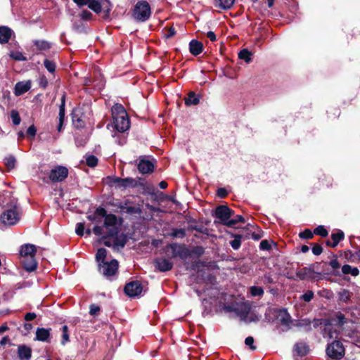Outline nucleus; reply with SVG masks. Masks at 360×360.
<instances>
[{
    "label": "nucleus",
    "mask_w": 360,
    "mask_h": 360,
    "mask_svg": "<svg viewBox=\"0 0 360 360\" xmlns=\"http://www.w3.org/2000/svg\"><path fill=\"white\" fill-rule=\"evenodd\" d=\"M225 309L227 311L235 312L237 316L245 323H250L259 320L255 314H250L249 316L251 307L250 304L247 302L237 303L233 305L227 306L225 307Z\"/></svg>",
    "instance_id": "obj_5"
},
{
    "label": "nucleus",
    "mask_w": 360,
    "mask_h": 360,
    "mask_svg": "<svg viewBox=\"0 0 360 360\" xmlns=\"http://www.w3.org/2000/svg\"><path fill=\"white\" fill-rule=\"evenodd\" d=\"M169 250L171 251L170 255L172 257H179L184 259L190 255L189 250L186 246L178 243H172L167 245L166 252H168Z\"/></svg>",
    "instance_id": "obj_8"
},
{
    "label": "nucleus",
    "mask_w": 360,
    "mask_h": 360,
    "mask_svg": "<svg viewBox=\"0 0 360 360\" xmlns=\"http://www.w3.org/2000/svg\"><path fill=\"white\" fill-rule=\"evenodd\" d=\"M122 134H120L119 132H115L112 136L115 138V141L118 143L119 145H124L127 141V137L123 133H121Z\"/></svg>",
    "instance_id": "obj_38"
},
{
    "label": "nucleus",
    "mask_w": 360,
    "mask_h": 360,
    "mask_svg": "<svg viewBox=\"0 0 360 360\" xmlns=\"http://www.w3.org/2000/svg\"><path fill=\"white\" fill-rule=\"evenodd\" d=\"M342 272L343 274H351L353 276H356L359 274V270L356 267H352L349 264H345L342 267Z\"/></svg>",
    "instance_id": "obj_29"
},
{
    "label": "nucleus",
    "mask_w": 360,
    "mask_h": 360,
    "mask_svg": "<svg viewBox=\"0 0 360 360\" xmlns=\"http://www.w3.org/2000/svg\"><path fill=\"white\" fill-rule=\"evenodd\" d=\"M79 110H74L72 113V122L77 128H81L84 124L83 120L79 117Z\"/></svg>",
    "instance_id": "obj_27"
},
{
    "label": "nucleus",
    "mask_w": 360,
    "mask_h": 360,
    "mask_svg": "<svg viewBox=\"0 0 360 360\" xmlns=\"http://www.w3.org/2000/svg\"><path fill=\"white\" fill-rule=\"evenodd\" d=\"M329 265L333 269H338L340 266L338 259L336 257L333 258L329 263Z\"/></svg>",
    "instance_id": "obj_62"
},
{
    "label": "nucleus",
    "mask_w": 360,
    "mask_h": 360,
    "mask_svg": "<svg viewBox=\"0 0 360 360\" xmlns=\"http://www.w3.org/2000/svg\"><path fill=\"white\" fill-rule=\"evenodd\" d=\"M171 235L174 238H182L185 236L186 232L183 229H176L172 231Z\"/></svg>",
    "instance_id": "obj_49"
},
{
    "label": "nucleus",
    "mask_w": 360,
    "mask_h": 360,
    "mask_svg": "<svg viewBox=\"0 0 360 360\" xmlns=\"http://www.w3.org/2000/svg\"><path fill=\"white\" fill-rule=\"evenodd\" d=\"M279 321L283 326L288 327L291 321L290 316L285 311L282 312L279 315Z\"/></svg>",
    "instance_id": "obj_36"
},
{
    "label": "nucleus",
    "mask_w": 360,
    "mask_h": 360,
    "mask_svg": "<svg viewBox=\"0 0 360 360\" xmlns=\"http://www.w3.org/2000/svg\"><path fill=\"white\" fill-rule=\"evenodd\" d=\"M251 56L252 53L247 49H244L238 53L239 58L245 60L247 63H249L252 60Z\"/></svg>",
    "instance_id": "obj_32"
},
{
    "label": "nucleus",
    "mask_w": 360,
    "mask_h": 360,
    "mask_svg": "<svg viewBox=\"0 0 360 360\" xmlns=\"http://www.w3.org/2000/svg\"><path fill=\"white\" fill-rule=\"evenodd\" d=\"M259 248L262 250H269L271 249V244L266 240H263L260 242Z\"/></svg>",
    "instance_id": "obj_55"
},
{
    "label": "nucleus",
    "mask_w": 360,
    "mask_h": 360,
    "mask_svg": "<svg viewBox=\"0 0 360 360\" xmlns=\"http://www.w3.org/2000/svg\"><path fill=\"white\" fill-rule=\"evenodd\" d=\"M323 252L321 245L319 244H314L312 247V252L315 255H320Z\"/></svg>",
    "instance_id": "obj_56"
},
{
    "label": "nucleus",
    "mask_w": 360,
    "mask_h": 360,
    "mask_svg": "<svg viewBox=\"0 0 360 360\" xmlns=\"http://www.w3.org/2000/svg\"><path fill=\"white\" fill-rule=\"evenodd\" d=\"M314 297V292L311 290L306 292L302 295V298L305 302H310Z\"/></svg>",
    "instance_id": "obj_54"
},
{
    "label": "nucleus",
    "mask_w": 360,
    "mask_h": 360,
    "mask_svg": "<svg viewBox=\"0 0 360 360\" xmlns=\"http://www.w3.org/2000/svg\"><path fill=\"white\" fill-rule=\"evenodd\" d=\"M86 163L89 167H95L98 163V159L94 155H88L86 157Z\"/></svg>",
    "instance_id": "obj_47"
},
{
    "label": "nucleus",
    "mask_w": 360,
    "mask_h": 360,
    "mask_svg": "<svg viewBox=\"0 0 360 360\" xmlns=\"http://www.w3.org/2000/svg\"><path fill=\"white\" fill-rule=\"evenodd\" d=\"M235 0H215V6L224 10L229 9L232 7Z\"/></svg>",
    "instance_id": "obj_28"
},
{
    "label": "nucleus",
    "mask_w": 360,
    "mask_h": 360,
    "mask_svg": "<svg viewBox=\"0 0 360 360\" xmlns=\"http://www.w3.org/2000/svg\"><path fill=\"white\" fill-rule=\"evenodd\" d=\"M62 331V340L61 344L65 345L67 342L70 341L69 333H68V327L65 325L61 328Z\"/></svg>",
    "instance_id": "obj_37"
},
{
    "label": "nucleus",
    "mask_w": 360,
    "mask_h": 360,
    "mask_svg": "<svg viewBox=\"0 0 360 360\" xmlns=\"http://www.w3.org/2000/svg\"><path fill=\"white\" fill-rule=\"evenodd\" d=\"M314 271L311 268H304L297 273V276L300 280H304L309 277V274L313 273Z\"/></svg>",
    "instance_id": "obj_35"
},
{
    "label": "nucleus",
    "mask_w": 360,
    "mask_h": 360,
    "mask_svg": "<svg viewBox=\"0 0 360 360\" xmlns=\"http://www.w3.org/2000/svg\"><path fill=\"white\" fill-rule=\"evenodd\" d=\"M75 232L78 236H83L84 232V225L83 223H77L76 225Z\"/></svg>",
    "instance_id": "obj_53"
},
{
    "label": "nucleus",
    "mask_w": 360,
    "mask_h": 360,
    "mask_svg": "<svg viewBox=\"0 0 360 360\" xmlns=\"http://www.w3.org/2000/svg\"><path fill=\"white\" fill-rule=\"evenodd\" d=\"M238 222H245V219L242 215H237L234 219H230L227 223L228 227H233L235 224Z\"/></svg>",
    "instance_id": "obj_43"
},
{
    "label": "nucleus",
    "mask_w": 360,
    "mask_h": 360,
    "mask_svg": "<svg viewBox=\"0 0 360 360\" xmlns=\"http://www.w3.org/2000/svg\"><path fill=\"white\" fill-rule=\"evenodd\" d=\"M107 251L105 248H99L97 250L96 255V259L98 264L100 263L105 262V259L106 257Z\"/></svg>",
    "instance_id": "obj_33"
},
{
    "label": "nucleus",
    "mask_w": 360,
    "mask_h": 360,
    "mask_svg": "<svg viewBox=\"0 0 360 360\" xmlns=\"http://www.w3.org/2000/svg\"><path fill=\"white\" fill-rule=\"evenodd\" d=\"M202 44L197 40H191L189 44L190 52L193 56H198L202 51Z\"/></svg>",
    "instance_id": "obj_23"
},
{
    "label": "nucleus",
    "mask_w": 360,
    "mask_h": 360,
    "mask_svg": "<svg viewBox=\"0 0 360 360\" xmlns=\"http://www.w3.org/2000/svg\"><path fill=\"white\" fill-rule=\"evenodd\" d=\"M36 132H37V129H36V128L34 127V125H32V126L29 127L27 130V135H29V136H30L32 137H34L35 136Z\"/></svg>",
    "instance_id": "obj_63"
},
{
    "label": "nucleus",
    "mask_w": 360,
    "mask_h": 360,
    "mask_svg": "<svg viewBox=\"0 0 360 360\" xmlns=\"http://www.w3.org/2000/svg\"><path fill=\"white\" fill-rule=\"evenodd\" d=\"M13 32L11 29L6 26L0 27V43L6 44L11 39Z\"/></svg>",
    "instance_id": "obj_21"
},
{
    "label": "nucleus",
    "mask_w": 360,
    "mask_h": 360,
    "mask_svg": "<svg viewBox=\"0 0 360 360\" xmlns=\"http://www.w3.org/2000/svg\"><path fill=\"white\" fill-rule=\"evenodd\" d=\"M300 237L302 238L309 239L314 236V233L309 229H306L304 231L300 233Z\"/></svg>",
    "instance_id": "obj_52"
},
{
    "label": "nucleus",
    "mask_w": 360,
    "mask_h": 360,
    "mask_svg": "<svg viewBox=\"0 0 360 360\" xmlns=\"http://www.w3.org/2000/svg\"><path fill=\"white\" fill-rule=\"evenodd\" d=\"M245 343L246 345L250 346L251 349H256V347L254 345V338L252 337L249 336L246 338L245 340Z\"/></svg>",
    "instance_id": "obj_57"
},
{
    "label": "nucleus",
    "mask_w": 360,
    "mask_h": 360,
    "mask_svg": "<svg viewBox=\"0 0 360 360\" xmlns=\"http://www.w3.org/2000/svg\"><path fill=\"white\" fill-rule=\"evenodd\" d=\"M37 317V314L34 312H29V313H27L25 316V319L27 321H32L33 319H34L35 318Z\"/></svg>",
    "instance_id": "obj_64"
},
{
    "label": "nucleus",
    "mask_w": 360,
    "mask_h": 360,
    "mask_svg": "<svg viewBox=\"0 0 360 360\" xmlns=\"http://www.w3.org/2000/svg\"><path fill=\"white\" fill-rule=\"evenodd\" d=\"M154 165L153 162L148 160H140L138 164V169L141 174H148L153 171Z\"/></svg>",
    "instance_id": "obj_16"
},
{
    "label": "nucleus",
    "mask_w": 360,
    "mask_h": 360,
    "mask_svg": "<svg viewBox=\"0 0 360 360\" xmlns=\"http://www.w3.org/2000/svg\"><path fill=\"white\" fill-rule=\"evenodd\" d=\"M65 96H63L61 98V104L59 108V121H63L65 117Z\"/></svg>",
    "instance_id": "obj_44"
},
{
    "label": "nucleus",
    "mask_w": 360,
    "mask_h": 360,
    "mask_svg": "<svg viewBox=\"0 0 360 360\" xmlns=\"http://www.w3.org/2000/svg\"><path fill=\"white\" fill-rule=\"evenodd\" d=\"M21 262L27 271L32 272L37 269V263L34 257H22Z\"/></svg>",
    "instance_id": "obj_18"
},
{
    "label": "nucleus",
    "mask_w": 360,
    "mask_h": 360,
    "mask_svg": "<svg viewBox=\"0 0 360 360\" xmlns=\"http://www.w3.org/2000/svg\"><path fill=\"white\" fill-rule=\"evenodd\" d=\"M231 246L234 250H238L241 245V236L238 235L230 242Z\"/></svg>",
    "instance_id": "obj_46"
},
{
    "label": "nucleus",
    "mask_w": 360,
    "mask_h": 360,
    "mask_svg": "<svg viewBox=\"0 0 360 360\" xmlns=\"http://www.w3.org/2000/svg\"><path fill=\"white\" fill-rule=\"evenodd\" d=\"M200 102V98L194 92H190L188 97L185 99L186 105H197Z\"/></svg>",
    "instance_id": "obj_30"
},
{
    "label": "nucleus",
    "mask_w": 360,
    "mask_h": 360,
    "mask_svg": "<svg viewBox=\"0 0 360 360\" xmlns=\"http://www.w3.org/2000/svg\"><path fill=\"white\" fill-rule=\"evenodd\" d=\"M44 65L46 69L51 73H53L56 70V63L49 59H45Z\"/></svg>",
    "instance_id": "obj_40"
},
{
    "label": "nucleus",
    "mask_w": 360,
    "mask_h": 360,
    "mask_svg": "<svg viewBox=\"0 0 360 360\" xmlns=\"http://www.w3.org/2000/svg\"><path fill=\"white\" fill-rule=\"evenodd\" d=\"M118 269V262L112 259L110 262H105L98 264V270L103 276L109 277L113 276Z\"/></svg>",
    "instance_id": "obj_11"
},
{
    "label": "nucleus",
    "mask_w": 360,
    "mask_h": 360,
    "mask_svg": "<svg viewBox=\"0 0 360 360\" xmlns=\"http://www.w3.org/2000/svg\"><path fill=\"white\" fill-rule=\"evenodd\" d=\"M338 297L340 301L347 302L350 298V292L348 290L342 289L338 292Z\"/></svg>",
    "instance_id": "obj_39"
},
{
    "label": "nucleus",
    "mask_w": 360,
    "mask_h": 360,
    "mask_svg": "<svg viewBox=\"0 0 360 360\" xmlns=\"http://www.w3.org/2000/svg\"><path fill=\"white\" fill-rule=\"evenodd\" d=\"M293 351L298 356H304L309 352V348L307 343L300 342L295 345Z\"/></svg>",
    "instance_id": "obj_22"
},
{
    "label": "nucleus",
    "mask_w": 360,
    "mask_h": 360,
    "mask_svg": "<svg viewBox=\"0 0 360 360\" xmlns=\"http://www.w3.org/2000/svg\"><path fill=\"white\" fill-rule=\"evenodd\" d=\"M233 211L226 205H219L215 209V217L220 220V222L227 226Z\"/></svg>",
    "instance_id": "obj_9"
},
{
    "label": "nucleus",
    "mask_w": 360,
    "mask_h": 360,
    "mask_svg": "<svg viewBox=\"0 0 360 360\" xmlns=\"http://www.w3.org/2000/svg\"><path fill=\"white\" fill-rule=\"evenodd\" d=\"M142 291L141 284L139 281H132L124 287L125 293L129 297L138 296Z\"/></svg>",
    "instance_id": "obj_13"
},
{
    "label": "nucleus",
    "mask_w": 360,
    "mask_h": 360,
    "mask_svg": "<svg viewBox=\"0 0 360 360\" xmlns=\"http://www.w3.org/2000/svg\"><path fill=\"white\" fill-rule=\"evenodd\" d=\"M108 179L110 180V183L112 185L115 186L116 188H118V185L120 183L122 178L117 177V176H110V177H108Z\"/></svg>",
    "instance_id": "obj_58"
},
{
    "label": "nucleus",
    "mask_w": 360,
    "mask_h": 360,
    "mask_svg": "<svg viewBox=\"0 0 360 360\" xmlns=\"http://www.w3.org/2000/svg\"><path fill=\"white\" fill-rule=\"evenodd\" d=\"M34 44L39 51H46L51 49V43L45 40H35Z\"/></svg>",
    "instance_id": "obj_31"
},
{
    "label": "nucleus",
    "mask_w": 360,
    "mask_h": 360,
    "mask_svg": "<svg viewBox=\"0 0 360 360\" xmlns=\"http://www.w3.org/2000/svg\"><path fill=\"white\" fill-rule=\"evenodd\" d=\"M137 185L136 181L131 177L121 179L120 183L118 185V188L125 189L127 188H134Z\"/></svg>",
    "instance_id": "obj_26"
},
{
    "label": "nucleus",
    "mask_w": 360,
    "mask_h": 360,
    "mask_svg": "<svg viewBox=\"0 0 360 360\" xmlns=\"http://www.w3.org/2000/svg\"><path fill=\"white\" fill-rule=\"evenodd\" d=\"M344 233L342 231H338L336 233H333L331 235V238L333 241H327L326 244L328 246H331L335 248L338 245V244L344 238Z\"/></svg>",
    "instance_id": "obj_24"
},
{
    "label": "nucleus",
    "mask_w": 360,
    "mask_h": 360,
    "mask_svg": "<svg viewBox=\"0 0 360 360\" xmlns=\"http://www.w3.org/2000/svg\"><path fill=\"white\" fill-rule=\"evenodd\" d=\"M297 326L300 328H304L306 331H310L311 330V321L309 319H303L301 320Z\"/></svg>",
    "instance_id": "obj_45"
},
{
    "label": "nucleus",
    "mask_w": 360,
    "mask_h": 360,
    "mask_svg": "<svg viewBox=\"0 0 360 360\" xmlns=\"http://www.w3.org/2000/svg\"><path fill=\"white\" fill-rule=\"evenodd\" d=\"M151 11L149 4L146 1L136 3L133 11L134 18L140 22L146 21L150 16Z\"/></svg>",
    "instance_id": "obj_6"
},
{
    "label": "nucleus",
    "mask_w": 360,
    "mask_h": 360,
    "mask_svg": "<svg viewBox=\"0 0 360 360\" xmlns=\"http://www.w3.org/2000/svg\"><path fill=\"white\" fill-rule=\"evenodd\" d=\"M113 118V124L119 133H124L129 130L130 122L124 108L118 103L114 105L111 109Z\"/></svg>",
    "instance_id": "obj_3"
},
{
    "label": "nucleus",
    "mask_w": 360,
    "mask_h": 360,
    "mask_svg": "<svg viewBox=\"0 0 360 360\" xmlns=\"http://www.w3.org/2000/svg\"><path fill=\"white\" fill-rule=\"evenodd\" d=\"M31 88V82L30 81H22L18 82L14 88V94L15 96H20L27 91H28Z\"/></svg>",
    "instance_id": "obj_17"
},
{
    "label": "nucleus",
    "mask_w": 360,
    "mask_h": 360,
    "mask_svg": "<svg viewBox=\"0 0 360 360\" xmlns=\"http://www.w3.org/2000/svg\"><path fill=\"white\" fill-rule=\"evenodd\" d=\"M79 6L88 5L89 8L96 13H103V17H109L112 9V4L109 0H73Z\"/></svg>",
    "instance_id": "obj_4"
},
{
    "label": "nucleus",
    "mask_w": 360,
    "mask_h": 360,
    "mask_svg": "<svg viewBox=\"0 0 360 360\" xmlns=\"http://www.w3.org/2000/svg\"><path fill=\"white\" fill-rule=\"evenodd\" d=\"M313 233L322 237H326L328 236V232L323 226L320 225L314 229Z\"/></svg>",
    "instance_id": "obj_42"
},
{
    "label": "nucleus",
    "mask_w": 360,
    "mask_h": 360,
    "mask_svg": "<svg viewBox=\"0 0 360 360\" xmlns=\"http://www.w3.org/2000/svg\"><path fill=\"white\" fill-rule=\"evenodd\" d=\"M345 316L341 312L336 313L331 319V322L335 324L342 325L345 323Z\"/></svg>",
    "instance_id": "obj_34"
},
{
    "label": "nucleus",
    "mask_w": 360,
    "mask_h": 360,
    "mask_svg": "<svg viewBox=\"0 0 360 360\" xmlns=\"http://www.w3.org/2000/svg\"><path fill=\"white\" fill-rule=\"evenodd\" d=\"M35 340L44 342H50L51 328H38L36 330Z\"/></svg>",
    "instance_id": "obj_15"
},
{
    "label": "nucleus",
    "mask_w": 360,
    "mask_h": 360,
    "mask_svg": "<svg viewBox=\"0 0 360 360\" xmlns=\"http://www.w3.org/2000/svg\"><path fill=\"white\" fill-rule=\"evenodd\" d=\"M127 237L124 235H115L113 237V248L115 250H119L123 248L127 243Z\"/></svg>",
    "instance_id": "obj_25"
},
{
    "label": "nucleus",
    "mask_w": 360,
    "mask_h": 360,
    "mask_svg": "<svg viewBox=\"0 0 360 360\" xmlns=\"http://www.w3.org/2000/svg\"><path fill=\"white\" fill-rule=\"evenodd\" d=\"M80 16H81L82 19L88 20L91 18L92 14L90 11H89L87 10H84L81 13Z\"/></svg>",
    "instance_id": "obj_60"
},
{
    "label": "nucleus",
    "mask_w": 360,
    "mask_h": 360,
    "mask_svg": "<svg viewBox=\"0 0 360 360\" xmlns=\"http://www.w3.org/2000/svg\"><path fill=\"white\" fill-rule=\"evenodd\" d=\"M68 169L64 166H57L50 172L49 179L53 182H60L68 177Z\"/></svg>",
    "instance_id": "obj_12"
},
{
    "label": "nucleus",
    "mask_w": 360,
    "mask_h": 360,
    "mask_svg": "<svg viewBox=\"0 0 360 360\" xmlns=\"http://www.w3.org/2000/svg\"><path fill=\"white\" fill-rule=\"evenodd\" d=\"M36 253V247L32 244H25L22 245L20 250L21 257H34Z\"/></svg>",
    "instance_id": "obj_19"
},
{
    "label": "nucleus",
    "mask_w": 360,
    "mask_h": 360,
    "mask_svg": "<svg viewBox=\"0 0 360 360\" xmlns=\"http://www.w3.org/2000/svg\"><path fill=\"white\" fill-rule=\"evenodd\" d=\"M100 311V307L98 306H96L95 304H91L90 306V311L89 314L92 316H95L98 314V312Z\"/></svg>",
    "instance_id": "obj_61"
},
{
    "label": "nucleus",
    "mask_w": 360,
    "mask_h": 360,
    "mask_svg": "<svg viewBox=\"0 0 360 360\" xmlns=\"http://www.w3.org/2000/svg\"><path fill=\"white\" fill-rule=\"evenodd\" d=\"M155 267L161 272L171 270L173 267V262L165 257L156 258L154 260Z\"/></svg>",
    "instance_id": "obj_14"
},
{
    "label": "nucleus",
    "mask_w": 360,
    "mask_h": 360,
    "mask_svg": "<svg viewBox=\"0 0 360 360\" xmlns=\"http://www.w3.org/2000/svg\"><path fill=\"white\" fill-rule=\"evenodd\" d=\"M93 232L95 235L98 236H101V241L108 247H112L113 248V237L115 236H108V230H106L104 227H102L101 226L96 225L93 229ZM118 233V232L116 233V235Z\"/></svg>",
    "instance_id": "obj_10"
},
{
    "label": "nucleus",
    "mask_w": 360,
    "mask_h": 360,
    "mask_svg": "<svg viewBox=\"0 0 360 360\" xmlns=\"http://www.w3.org/2000/svg\"><path fill=\"white\" fill-rule=\"evenodd\" d=\"M0 205L6 207L0 217L4 224L12 226L19 221L21 216L20 208L18 205L17 200L12 198L10 191H5L0 195Z\"/></svg>",
    "instance_id": "obj_1"
},
{
    "label": "nucleus",
    "mask_w": 360,
    "mask_h": 360,
    "mask_svg": "<svg viewBox=\"0 0 360 360\" xmlns=\"http://www.w3.org/2000/svg\"><path fill=\"white\" fill-rule=\"evenodd\" d=\"M326 354L332 359H341L345 354V348L342 343L339 340L333 341L328 345Z\"/></svg>",
    "instance_id": "obj_7"
},
{
    "label": "nucleus",
    "mask_w": 360,
    "mask_h": 360,
    "mask_svg": "<svg viewBox=\"0 0 360 360\" xmlns=\"http://www.w3.org/2000/svg\"><path fill=\"white\" fill-rule=\"evenodd\" d=\"M250 293L252 296H261L264 294V290L261 287L252 286L250 288Z\"/></svg>",
    "instance_id": "obj_50"
},
{
    "label": "nucleus",
    "mask_w": 360,
    "mask_h": 360,
    "mask_svg": "<svg viewBox=\"0 0 360 360\" xmlns=\"http://www.w3.org/2000/svg\"><path fill=\"white\" fill-rule=\"evenodd\" d=\"M87 218L96 224L101 222L104 218V224L102 227L108 230V235L112 236L119 232L120 224L115 214H107L106 210L103 207L97 208L93 214L89 215Z\"/></svg>",
    "instance_id": "obj_2"
},
{
    "label": "nucleus",
    "mask_w": 360,
    "mask_h": 360,
    "mask_svg": "<svg viewBox=\"0 0 360 360\" xmlns=\"http://www.w3.org/2000/svg\"><path fill=\"white\" fill-rule=\"evenodd\" d=\"M126 210H127V212L130 213V214H134V213L137 214V213L141 212L139 207H136V206H127L126 207Z\"/></svg>",
    "instance_id": "obj_59"
},
{
    "label": "nucleus",
    "mask_w": 360,
    "mask_h": 360,
    "mask_svg": "<svg viewBox=\"0 0 360 360\" xmlns=\"http://www.w3.org/2000/svg\"><path fill=\"white\" fill-rule=\"evenodd\" d=\"M11 117L13 124L18 125L20 123L21 119L18 111L12 110L11 113Z\"/></svg>",
    "instance_id": "obj_48"
},
{
    "label": "nucleus",
    "mask_w": 360,
    "mask_h": 360,
    "mask_svg": "<svg viewBox=\"0 0 360 360\" xmlns=\"http://www.w3.org/2000/svg\"><path fill=\"white\" fill-rule=\"evenodd\" d=\"M9 56L11 58L18 61H25L26 58L20 51H11Z\"/></svg>",
    "instance_id": "obj_41"
},
{
    "label": "nucleus",
    "mask_w": 360,
    "mask_h": 360,
    "mask_svg": "<svg viewBox=\"0 0 360 360\" xmlns=\"http://www.w3.org/2000/svg\"><path fill=\"white\" fill-rule=\"evenodd\" d=\"M15 158L13 156H9L5 158V163L9 168H13L15 166Z\"/></svg>",
    "instance_id": "obj_51"
},
{
    "label": "nucleus",
    "mask_w": 360,
    "mask_h": 360,
    "mask_svg": "<svg viewBox=\"0 0 360 360\" xmlns=\"http://www.w3.org/2000/svg\"><path fill=\"white\" fill-rule=\"evenodd\" d=\"M31 349L25 345H19L18 347V354L20 360H30L31 358Z\"/></svg>",
    "instance_id": "obj_20"
}]
</instances>
